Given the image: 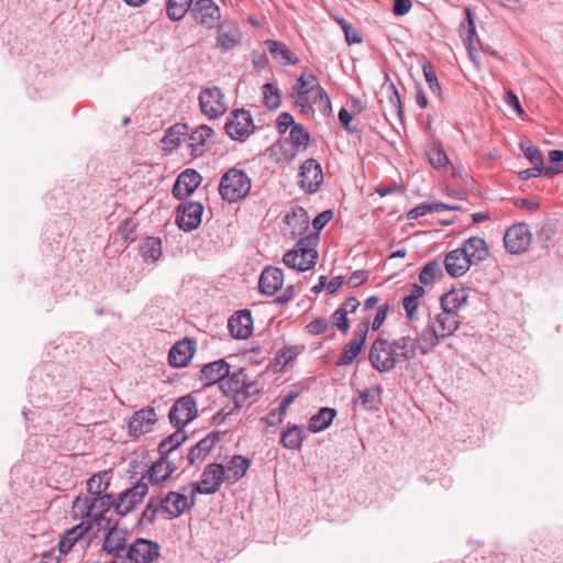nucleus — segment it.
Segmentation results:
<instances>
[{
	"label": "nucleus",
	"mask_w": 563,
	"mask_h": 563,
	"mask_svg": "<svg viewBox=\"0 0 563 563\" xmlns=\"http://www.w3.org/2000/svg\"><path fill=\"white\" fill-rule=\"evenodd\" d=\"M253 387L252 382L247 378V375L243 368H238L232 373L229 371L228 376L222 382L221 390L227 396L233 395H250L251 388Z\"/></svg>",
	"instance_id": "17"
},
{
	"label": "nucleus",
	"mask_w": 563,
	"mask_h": 563,
	"mask_svg": "<svg viewBox=\"0 0 563 563\" xmlns=\"http://www.w3.org/2000/svg\"><path fill=\"white\" fill-rule=\"evenodd\" d=\"M230 333L235 339H246L252 334L253 320L249 310L235 312L228 322Z\"/></svg>",
	"instance_id": "23"
},
{
	"label": "nucleus",
	"mask_w": 563,
	"mask_h": 563,
	"mask_svg": "<svg viewBox=\"0 0 563 563\" xmlns=\"http://www.w3.org/2000/svg\"><path fill=\"white\" fill-rule=\"evenodd\" d=\"M213 135V130L208 125L198 126L189 136L191 155L201 156L206 150V142Z\"/></svg>",
	"instance_id": "34"
},
{
	"label": "nucleus",
	"mask_w": 563,
	"mask_h": 563,
	"mask_svg": "<svg viewBox=\"0 0 563 563\" xmlns=\"http://www.w3.org/2000/svg\"><path fill=\"white\" fill-rule=\"evenodd\" d=\"M531 243V233L523 223L510 227L504 235L506 250L511 254H521L528 250Z\"/></svg>",
	"instance_id": "12"
},
{
	"label": "nucleus",
	"mask_w": 563,
	"mask_h": 563,
	"mask_svg": "<svg viewBox=\"0 0 563 563\" xmlns=\"http://www.w3.org/2000/svg\"><path fill=\"white\" fill-rule=\"evenodd\" d=\"M264 422L267 428H275L278 430V427L282 423V404L265 417Z\"/></svg>",
	"instance_id": "56"
},
{
	"label": "nucleus",
	"mask_w": 563,
	"mask_h": 563,
	"mask_svg": "<svg viewBox=\"0 0 563 563\" xmlns=\"http://www.w3.org/2000/svg\"><path fill=\"white\" fill-rule=\"evenodd\" d=\"M140 250L144 261L154 263L162 256V241L159 238L147 236Z\"/></svg>",
	"instance_id": "40"
},
{
	"label": "nucleus",
	"mask_w": 563,
	"mask_h": 563,
	"mask_svg": "<svg viewBox=\"0 0 563 563\" xmlns=\"http://www.w3.org/2000/svg\"><path fill=\"white\" fill-rule=\"evenodd\" d=\"M442 274L443 273L440 263L437 261H431L422 267L419 274V280L423 285H429L439 279Z\"/></svg>",
	"instance_id": "45"
},
{
	"label": "nucleus",
	"mask_w": 563,
	"mask_h": 563,
	"mask_svg": "<svg viewBox=\"0 0 563 563\" xmlns=\"http://www.w3.org/2000/svg\"><path fill=\"white\" fill-rule=\"evenodd\" d=\"M318 239L317 233H309L298 239L295 249L284 254V264L300 272L312 268L318 258L316 250Z\"/></svg>",
	"instance_id": "3"
},
{
	"label": "nucleus",
	"mask_w": 563,
	"mask_h": 563,
	"mask_svg": "<svg viewBox=\"0 0 563 563\" xmlns=\"http://www.w3.org/2000/svg\"><path fill=\"white\" fill-rule=\"evenodd\" d=\"M201 112L209 119H217L228 110V102L222 90L216 86L205 87L199 93Z\"/></svg>",
	"instance_id": "5"
},
{
	"label": "nucleus",
	"mask_w": 563,
	"mask_h": 563,
	"mask_svg": "<svg viewBox=\"0 0 563 563\" xmlns=\"http://www.w3.org/2000/svg\"><path fill=\"white\" fill-rule=\"evenodd\" d=\"M91 532L92 534H97L95 528L88 521H81L79 525L69 529L66 534L70 538L73 542H77L84 534Z\"/></svg>",
	"instance_id": "51"
},
{
	"label": "nucleus",
	"mask_w": 563,
	"mask_h": 563,
	"mask_svg": "<svg viewBox=\"0 0 563 563\" xmlns=\"http://www.w3.org/2000/svg\"><path fill=\"white\" fill-rule=\"evenodd\" d=\"M288 142L298 151L306 150L310 142V134L303 125L294 124L289 131Z\"/></svg>",
	"instance_id": "41"
},
{
	"label": "nucleus",
	"mask_w": 563,
	"mask_h": 563,
	"mask_svg": "<svg viewBox=\"0 0 563 563\" xmlns=\"http://www.w3.org/2000/svg\"><path fill=\"white\" fill-rule=\"evenodd\" d=\"M426 81L430 90L434 93H440L441 87L438 80V76L430 64H424L422 67Z\"/></svg>",
	"instance_id": "53"
},
{
	"label": "nucleus",
	"mask_w": 563,
	"mask_h": 563,
	"mask_svg": "<svg viewBox=\"0 0 563 563\" xmlns=\"http://www.w3.org/2000/svg\"><path fill=\"white\" fill-rule=\"evenodd\" d=\"M201 176L195 169H186L179 174L174 187L173 195L175 198L183 200L191 195L201 183Z\"/></svg>",
	"instance_id": "20"
},
{
	"label": "nucleus",
	"mask_w": 563,
	"mask_h": 563,
	"mask_svg": "<svg viewBox=\"0 0 563 563\" xmlns=\"http://www.w3.org/2000/svg\"><path fill=\"white\" fill-rule=\"evenodd\" d=\"M242 34L233 21H224L218 25L217 44L223 51L235 47L241 42Z\"/></svg>",
	"instance_id": "22"
},
{
	"label": "nucleus",
	"mask_w": 563,
	"mask_h": 563,
	"mask_svg": "<svg viewBox=\"0 0 563 563\" xmlns=\"http://www.w3.org/2000/svg\"><path fill=\"white\" fill-rule=\"evenodd\" d=\"M305 438L306 431L303 428L297 426L288 427L284 431V448L297 450L301 446Z\"/></svg>",
	"instance_id": "42"
},
{
	"label": "nucleus",
	"mask_w": 563,
	"mask_h": 563,
	"mask_svg": "<svg viewBox=\"0 0 563 563\" xmlns=\"http://www.w3.org/2000/svg\"><path fill=\"white\" fill-rule=\"evenodd\" d=\"M461 252L470 260L472 265L478 264L486 260L489 249L484 239L479 236H471L464 241Z\"/></svg>",
	"instance_id": "26"
},
{
	"label": "nucleus",
	"mask_w": 563,
	"mask_h": 563,
	"mask_svg": "<svg viewBox=\"0 0 563 563\" xmlns=\"http://www.w3.org/2000/svg\"><path fill=\"white\" fill-rule=\"evenodd\" d=\"M156 422V413L153 408H144L136 411L129 422V431L133 437H140L152 430Z\"/></svg>",
	"instance_id": "21"
},
{
	"label": "nucleus",
	"mask_w": 563,
	"mask_h": 563,
	"mask_svg": "<svg viewBox=\"0 0 563 563\" xmlns=\"http://www.w3.org/2000/svg\"><path fill=\"white\" fill-rule=\"evenodd\" d=\"M155 498L162 514L167 515L169 518L178 517L192 505V501H189L185 495L176 492H169L164 497L156 496Z\"/></svg>",
	"instance_id": "18"
},
{
	"label": "nucleus",
	"mask_w": 563,
	"mask_h": 563,
	"mask_svg": "<svg viewBox=\"0 0 563 563\" xmlns=\"http://www.w3.org/2000/svg\"><path fill=\"white\" fill-rule=\"evenodd\" d=\"M411 7L412 4L410 0H394L393 11L395 15L400 16L407 14Z\"/></svg>",
	"instance_id": "64"
},
{
	"label": "nucleus",
	"mask_w": 563,
	"mask_h": 563,
	"mask_svg": "<svg viewBox=\"0 0 563 563\" xmlns=\"http://www.w3.org/2000/svg\"><path fill=\"white\" fill-rule=\"evenodd\" d=\"M254 130L253 119L249 111L239 109L233 111L225 123L228 135L238 141H244Z\"/></svg>",
	"instance_id": "8"
},
{
	"label": "nucleus",
	"mask_w": 563,
	"mask_h": 563,
	"mask_svg": "<svg viewBox=\"0 0 563 563\" xmlns=\"http://www.w3.org/2000/svg\"><path fill=\"white\" fill-rule=\"evenodd\" d=\"M413 358V342L410 335H402L393 341L377 338L371 345L368 360L379 373L393 371L398 363Z\"/></svg>",
	"instance_id": "1"
},
{
	"label": "nucleus",
	"mask_w": 563,
	"mask_h": 563,
	"mask_svg": "<svg viewBox=\"0 0 563 563\" xmlns=\"http://www.w3.org/2000/svg\"><path fill=\"white\" fill-rule=\"evenodd\" d=\"M333 218V212L331 210H325L319 213L312 221L314 233L319 235V231H321Z\"/></svg>",
	"instance_id": "58"
},
{
	"label": "nucleus",
	"mask_w": 563,
	"mask_h": 563,
	"mask_svg": "<svg viewBox=\"0 0 563 563\" xmlns=\"http://www.w3.org/2000/svg\"><path fill=\"white\" fill-rule=\"evenodd\" d=\"M112 478L111 471H101L93 474L87 482L89 495L87 497H98L108 495L106 492L110 486Z\"/></svg>",
	"instance_id": "33"
},
{
	"label": "nucleus",
	"mask_w": 563,
	"mask_h": 563,
	"mask_svg": "<svg viewBox=\"0 0 563 563\" xmlns=\"http://www.w3.org/2000/svg\"><path fill=\"white\" fill-rule=\"evenodd\" d=\"M159 555L158 543L144 538L136 539L126 550V558L133 563H153Z\"/></svg>",
	"instance_id": "10"
},
{
	"label": "nucleus",
	"mask_w": 563,
	"mask_h": 563,
	"mask_svg": "<svg viewBox=\"0 0 563 563\" xmlns=\"http://www.w3.org/2000/svg\"><path fill=\"white\" fill-rule=\"evenodd\" d=\"M203 212V207L201 203L196 201H188L178 207L176 222L178 227L189 232L196 228L201 222V216Z\"/></svg>",
	"instance_id": "16"
},
{
	"label": "nucleus",
	"mask_w": 563,
	"mask_h": 563,
	"mask_svg": "<svg viewBox=\"0 0 563 563\" xmlns=\"http://www.w3.org/2000/svg\"><path fill=\"white\" fill-rule=\"evenodd\" d=\"M471 265L470 260L460 249L449 252L444 260L445 271L452 277L463 276Z\"/></svg>",
	"instance_id": "28"
},
{
	"label": "nucleus",
	"mask_w": 563,
	"mask_h": 563,
	"mask_svg": "<svg viewBox=\"0 0 563 563\" xmlns=\"http://www.w3.org/2000/svg\"><path fill=\"white\" fill-rule=\"evenodd\" d=\"M107 530H108V532L104 537L102 549L108 554H112L117 558L122 556L123 553L126 554V549H125L126 531L123 529L117 528L114 525L110 526Z\"/></svg>",
	"instance_id": "25"
},
{
	"label": "nucleus",
	"mask_w": 563,
	"mask_h": 563,
	"mask_svg": "<svg viewBox=\"0 0 563 563\" xmlns=\"http://www.w3.org/2000/svg\"><path fill=\"white\" fill-rule=\"evenodd\" d=\"M198 415L197 402L191 395L178 398L169 411V420L174 427L183 428Z\"/></svg>",
	"instance_id": "9"
},
{
	"label": "nucleus",
	"mask_w": 563,
	"mask_h": 563,
	"mask_svg": "<svg viewBox=\"0 0 563 563\" xmlns=\"http://www.w3.org/2000/svg\"><path fill=\"white\" fill-rule=\"evenodd\" d=\"M369 321L363 320L354 331V338L344 346L338 365H351L358 354L362 352L366 335L368 332Z\"/></svg>",
	"instance_id": "11"
},
{
	"label": "nucleus",
	"mask_w": 563,
	"mask_h": 563,
	"mask_svg": "<svg viewBox=\"0 0 563 563\" xmlns=\"http://www.w3.org/2000/svg\"><path fill=\"white\" fill-rule=\"evenodd\" d=\"M520 148L532 165L543 166V157L541 151L533 146L529 141H522L520 143Z\"/></svg>",
	"instance_id": "48"
},
{
	"label": "nucleus",
	"mask_w": 563,
	"mask_h": 563,
	"mask_svg": "<svg viewBox=\"0 0 563 563\" xmlns=\"http://www.w3.org/2000/svg\"><path fill=\"white\" fill-rule=\"evenodd\" d=\"M336 410L329 407L321 408L318 413L313 415L309 421V430L311 432H320L329 428L332 423Z\"/></svg>",
	"instance_id": "36"
},
{
	"label": "nucleus",
	"mask_w": 563,
	"mask_h": 563,
	"mask_svg": "<svg viewBox=\"0 0 563 563\" xmlns=\"http://www.w3.org/2000/svg\"><path fill=\"white\" fill-rule=\"evenodd\" d=\"M261 294L274 296L282 288V271L277 267H266L258 280Z\"/></svg>",
	"instance_id": "27"
},
{
	"label": "nucleus",
	"mask_w": 563,
	"mask_h": 563,
	"mask_svg": "<svg viewBox=\"0 0 563 563\" xmlns=\"http://www.w3.org/2000/svg\"><path fill=\"white\" fill-rule=\"evenodd\" d=\"M250 189L251 179L243 170L236 168H230L224 173L219 185V194L230 203L244 198Z\"/></svg>",
	"instance_id": "4"
},
{
	"label": "nucleus",
	"mask_w": 563,
	"mask_h": 563,
	"mask_svg": "<svg viewBox=\"0 0 563 563\" xmlns=\"http://www.w3.org/2000/svg\"><path fill=\"white\" fill-rule=\"evenodd\" d=\"M223 482H227L224 466L211 463L202 472L200 481L194 484L192 492L206 495L214 494Z\"/></svg>",
	"instance_id": "7"
},
{
	"label": "nucleus",
	"mask_w": 563,
	"mask_h": 563,
	"mask_svg": "<svg viewBox=\"0 0 563 563\" xmlns=\"http://www.w3.org/2000/svg\"><path fill=\"white\" fill-rule=\"evenodd\" d=\"M196 352V342L188 338L176 342L169 353L168 361L173 367H185L191 361Z\"/></svg>",
	"instance_id": "19"
},
{
	"label": "nucleus",
	"mask_w": 563,
	"mask_h": 563,
	"mask_svg": "<svg viewBox=\"0 0 563 563\" xmlns=\"http://www.w3.org/2000/svg\"><path fill=\"white\" fill-rule=\"evenodd\" d=\"M380 388L379 387H373L367 388L360 393V399L364 408L373 410L376 409L378 404V397H379Z\"/></svg>",
	"instance_id": "49"
},
{
	"label": "nucleus",
	"mask_w": 563,
	"mask_h": 563,
	"mask_svg": "<svg viewBox=\"0 0 563 563\" xmlns=\"http://www.w3.org/2000/svg\"><path fill=\"white\" fill-rule=\"evenodd\" d=\"M250 467V460L242 455H234L224 466L227 483L234 484L240 481Z\"/></svg>",
	"instance_id": "31"
},
{
	"label": "nucleus",
	"mask_w": 563,
	"mask_h": 563,
	"mask_svg": "<svg viewBox=\"0 0 563 563\" xmlns=\"http://www.w3.org/2000/svg\"><path fill=\"white\" fill-rule=\"evenodd\" d=\"M428 213H431L430 203H421V205L415 207L413 209H411L408 212L407 218L409 220H416L419 217L426 216Z\"/></svg>",
	"instance_id": "63"
},
{
	"label": "nucleus",
	"mask_w": 563,
	"mask_h": 563,
	"mask_svg": "<svg viewBox=\"0 0 563 563\" xmlns=\"http://www.w3.org/2000/svg\"><path fill=\"white\" fill-rule=\"evenodd\" d=\"M112 505V495L77 497L73 503V512L75 517L88 521L96 532H100L112 525L111 518L107 516V512L113 508Z\"/></svg>",
	"instance_id": "2"
},
{
	"label": "nucleus",
	"mask_w": 563,
	"mask_h": 563,
	"mask_svg": "<svg viewBox=\"0 0 563 563\" xmlns=\"http://www.w3.org/2000/svg\"><path fill=\"white\" fill-rule=\"evenodd\" d=\"M177 466L169 461V456H163L155 462L150 470V482L159 485L166 481L175 471Z\"/></svg>",
	"instance_id": "32"
},
{
	"label": "nucleus",
	"mask_w": 563,
	"mask_h": 563,
	"mask_svg": "<svg viewBox=\"0 0 563 563\" xmlns=\"http://www.w3.org/2000/svg\"><path fill=\"white\" fill-rule=\"evenodd\" d=\"M299 186L307 192H316L323 181V173L320 164L313 159H306L299 169Z\"/></svg>",
	"instance_id": "14"
},
{
	"label": "nucleus",
	"mask_w": 563,
	"mask_h": 563,
	"mask_svg": "<svg viewBox=\"0 0 563 563\" xmlns=\"http://www.w3.org/2000/svg\"><path fill=\"white\" fill-rule=\"evenodd\" d=\"M328 329H329V323H328L327 319H324V318H317V319L312 320L310 323H308V325H307L308 332L313 335L322 334V333L327 332Z\"/></svg>",
	"instance_id": "55"
},
{
	"label": "nucleus",
	"mask_w": 563,
	"mask_h": 563,
	"mask_svg": "<svg viewBox=\"0 0 563 563\" xmlns=\"http://www.w3.org/2000/svg\"><path fill=\"white\" fill-rule=\"evenodd\" d=\"M440 340H442V338L431 324H429L418 336H411V341L413 342V358L416 357L417 352H420L421 354H428L431 352Z\"/></svg>",
	"instance_id": "29"
},
{
	"label": "nucleus",
	"mask_w": 563,
	"mask_h": 563,
	"mask_svg": "<svg viewBox=\"0 0 563 563\" xmlns=\"http://www.w3.org/2000/svg\"><path fill=\"white\" fill-rule=\"evenodd\" d=\"M194 0H168L166 12L170 20L180 21L188 12Z\"/></svg>",
	"instance_id": "43"
},
{
	"label": "nucleus",
	"mask_w": 563,
	"mask_h": 563,
	"mask_svg": "<svg viewBox=\"0 0 563 563\" xmlns=\"http://www.w3.org/2000/svg\"><path fill=\"white\" fill-rule=\"evenodd\" d=\"M313 102L318 104L319 110L324 115H330L332 112L331 100L327 91L322 87H318L313 96Z\"/></svg>",
	"instance_id": "50"
},
{
	"label": "nucleus",
	"mask_w": 563,
	"mask_h": 563,
	"mask_svg": "<svg viewBox=\"0 0 563 563\" xmlns=\"http://www.w3.org/2000/svg\"><path fill=\"white\" fill-rule=\"evenodd\" d=\"M230 365L224 360H219L205 365L200 372V380L206 386H210L219 383V387H222V382L228 376Z\"/></svg>",
	"instance_id": "24"
},
{
	"label": "nucleus",
	"mask_w": 563,
	"mask_h": 563,
	"mask_svg": "<svg viewBox=\"0 0 563 563\" xmlns=\"http://www.w3.org/2000/svg\"><path fill=\"white\" fill-rule=\"evenodd\" d=\"M290 97L294 99L295 104L300 108L302 113H308L312 111V106L307 95L295 93V96Z\"/></svg>",
	"instance_id": "62"
},
{
	"label": "nucleus",
	"mask_w": 563,
	"mask_h": 563,
	"mask_svg": "<svg viewBox=\"0 0 563 563\" xmlns=\"http://www.w3.org/2000/svg\"><path fill=\"white\" fill-rule=\"evenodd\" d=\"M158 512H162V510L159 509L156 498L152 497L142 514V518L147 522H152Z\"/></svg>",
	"instance_id": "59"
},
{
	"label": "nucleus",
	"mask_w": 563,
	"mask_h": 563,
	"mask_svg": "<svg viewBox=\"0 0 563 563\" xmlns=\"http://www.w3.org/2000/svg\"><path fill=\"white\" fill-rule=\"evenodd\" d=\"M262 90L264 104L271 110L277 109L282 101L279 89L273 84H265Z\"/></svg>",
	"instance_id": "46"
},
{
	"label": "nucleus",
	"mask_w": 563,
	"mask_h": 563,
	"mask_svg": "<svg viewBox=\"0 0 563 563\" xmlns=\"http://www.w3.org/2000/svg\"><path fill=\"white\" fill-rule=\"evenodd\" d=\"M466 294L464 290H451L444 294L441 298V307L443 310L456 313L463 306L466 305Z\"/></svg>",
	"instance_id": "39"
},
{
	"label": "nucleus",
	"mask_w": 563,
	"mask_h": 563,
	"mask_svg": "<svg viewBox=\"0 0 563 563\" xmlns=\"http://www.w3.org/2000/svg\"><path fill=\"white\" fill-rule=\"evenodd\" d=\"M218 440L219 437L214 433H210L201 439L194 448H191L188 454L190 464L194 465L202 462L209 452L213 449Z\"/></svg>",
	"instance_id": "35"
},
{
	"label": "nucleus",
	"mask_w": 563,
	"mask_h": 563,
	"mask_svg": "<svg viewBox=\"0 0 563 563\" xmlns=\"http://www.w3.org/2000/svg\"><path fill=\"white\" fill-rule=\"evenodd\" d=\"M91 532L92 534H97L95 528L88 521H81L79 525L69 529L66 534L70 538L73 542H77L84 534Z\"/></svg>",
	"instance_id": "52"
},
{
	"label": "nucleus",
	"mask_w": 563,
	"mask_h": 563,
	"mask_svg": "<svg viewBox=\"0 0 563 563\" xmlns=\"http://www.w3.org/2000/svg\"><path fill=\"white\" fill-rule=\"evenodd\" d=\"M438 334L444 339L454 333L459 328L460 321L456 313L449 312L442 309V312L437 314L430 323Z\"/></svg>",
	"instance_id": "30"
},
{
	"label": "nucleus",
	"mask_w": 563,
	"mask_h": 563,
	"mask_svg": "<svg viewBox=\"0 0 563 563\" xmlns=\"http://www.w3.org/2000/svg\"><path fill=\"white\" fill-rule=\"evenodd\" d=\"M318 87L320 86L317 76L313 74L307 75L306 70H302L296 84L292 86L289 96H295V93L308 95L311 91H317Z\"/></svg>",
	"instance_id": "38"
},
{
	"label": "nucleus",
	"mask_w": 563,
	"mask_h": 563,
	"mask_svg": "<svg viewBox=\"0 0 563 563\" xmlns=\"http://www.w3.org/2000/svg\"><path fill=\"white\" fill-rule=\"evenodd\" d=\"M186 435L179 429L168 438L164 439L159 444V452L166 456H172L177 448L185 441Z\"/></svg>",
	"instance_id": "44"
},
{
	"label": "nucleus",
	"mask_w": 563,
	"mask_h": 563,
	"mask_svg": "<svg viewBox=\"0 0 563 563\" xmlns=\"http://www.w3.org/2000/svg\"><path fill=\"white\" fill-rule=\"evenodd\" d=\"M284 235L289 234L291 239L302 238L308 235L309 217L307 211L299 206L291 207V210L284 217Z\"/></svg>",
	"instance_id": "15"
},
{
	"label": "nucleus",
	"mask_w": 563,
	"mask_h": 563,
	"mask_svg": "<svg viewBox=\"0 0 563 563\" xmlns=\"http://www.w3.org/2000/svg\"><path fill=\"white\" fill-rule=\"evenodd\" d=\"M402 306L407 318L409 320H415L417 318L419 301L413 299V297L405 296L402 299Z\"/></svg>",
	"instance_id": "57"
},
{
	"label": "nucleus",
	"mask_w": 563,
	"mask_h": 563,
	"mask_svg": "<svg viewBox=\"0 0 563 563\" xmlns=\"http://www.w3.org/2000/svg\"><path fill=\"white\" fill-rule=\"evenodd\" d=\"M148 493L147 484L136 483L131 488L122 492L117 498L113 497V509L117 515L125 516L132 511L136 505L141 504Z\"/></svg>",
	"instance_id": "6"
},
{
	"label": "nucleus",
	"mask_w": 563,
	"mask_h": 563,
	"mask_svg": "<svg viewBox=\"0 0 563 563\" xmlns=\"http://www.w3.org/2000/svg\"><path fill=\"white\" fill-rule=\"evenodd\" d=\"M368 278V274L365 271H356L347 278V286L356 288L364 284Z\"/></svg>",
	"instance_id": "61"
},
{
	"label": "nucleus",
	"mask_w": 563,
	"mask_h": 563,
	"mask_svg": "<svg viewBox=\"0 0 563 563\" xmlns=\"http://www.w3.org/2000/svg\"><path fill=\"white\" fill-rule=\"evenodd\" d=\"M427 156H428L429 163L434 168H442L449 164V158H448L445 152L443 151L442 147H440L438 145H432L431 147H429L427 151Z\"/></svg>",
	"instance_id": "47"
},
{
	"label": "nucleus",
	"mask_w": 563,
	"mask_h": 563,
	"mask_svg": "<svg viewBox=\"0 0 563 563\" xmlns=\"http://www.w3.org/2000/svg\"><path fill=\"white\" fill-rule=\"evenodd\" d=\"M191 14L198 24L207 29L219 25L221 18L220 8L213 0H197L191 8Z\"/></svg>",
	"instance_id": "13"
},
{
	"label": "nucleus",
	"mask_w": 563,
	"mask_h": 563,
	"mask_svg": "<svg viewBox=\"0 0 563 563\" xmlns=\"http://www.w3.org/2000/svg\"><path fill=\"white\" fill-rule=\"evenodd\" d=\"M465 22L461 24V36L463 38V42L468 51L470 54H472V51L474 49V43L478 40L475 23L473 20L472 11L470 8H465Z\"/></svg>",
	"instance_id": "37"
},
{
	"label": "nucleus",
	"mask_w": 563,
	"mask_h": 563,
	"mask_svg": "<svg viewBox=\"0 0 563 563\" xmlns=\"http://www.w3.org/2000/svg\"><path fill=\"white\" fill-rule=\"evenodd\" d=\"M389 311V305L385 303L379 306V308L376 311L375 318L372 322V330L376 331L380 328V325L384 323L387 313Z\"/></svg>",
	"instance_id": "60"
},
{
	"label": "nucleus",
	"mask_w": 563,
	"mask_h": 563,
	"mask_svg": "<svg viewBox=\"0 0 563 563\" xmlns=\"http://www.w3.org/2000/svg\"><path fill=\"white\" fill-rule=\"evenodd\" d=\"M332 321L342 333L346 334L349 332L350 322L347 314L343 310L338 308L332 314Z\"/></svg>",
	"instance_id": "54"
}]
</instances>
